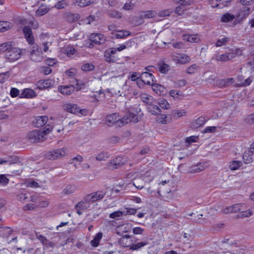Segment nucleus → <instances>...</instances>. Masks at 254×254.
Returning a JSON list of instances; mask_svg holds the SVG:
<instances>
[{
  "instance_id": "obj_1",
  "label": "nucleus",
  "mask_w": 254,
  "mask_h": 254,
  "mask_svg": "<svg viewBox=\"0 0 254 254\" xmlns=\"http://www.w3.org/2000/svg\"><path fill=\"white\" fill-rule=\"evenodd\" d=\"M137 109L135 111H132V109H129L127 113L121 119L118 120V126L120 127L130 122L137 123L138 122L137 115Z\"/></svg>"
},
{
  "instance_id": "obj_2",
  "label": "nucleus",
  "mask_w": 254,
  "mask_h": 254,
  "mask_svg": "<svg viewBox=\"0 0 254 254\" xmlns=\"http://www.w3.org/2000/svg\"><path fill=\"white\" fill-rule=\"evenodd\" d=\"M192 2L193 0H176V15L185 17V11Z\"/></svg>"
},
{
  "instance_id": "obj_3",
  "label": "nucleus",
  "mask_w": 254,
  "mask_h": 254,
  "mask_svg": "<svg viewBox=\"0 0 254 254\" xmlns=\"http://www.w3.org/2000/svg\"><path fill=\"white\" fill-rule=\"evenodd\" d=\"M128 162V158L125 156H117L107 163V167L110 170L118 169Z\"/></svg>"
},
{
  "instance_id": "obj_4",
  "label": "nucleus",
  "mask_w": 254,
  "mask_h": 254,
  "mask_svg": "<svg viewBox=\"0 0 254 254\" xmlns=\"http://www.w3.org/2000/svg\"><path fill=\"white\" fill-rule=\"evenodd\" d=\"M84 84H77V86L69 84L68 85H61L58 87V90L62 94L70 95L73 93L74 90L79 91L84 88Z\"/></svg>"
},
{
  "instance_id": "obj_5",
  "label": "nucleus",
  "mask_w": 254,
  "mask_h": 254,
  "mask_svg": "<svg viewBox=\"0 0 254 254\" xmlns=\"http://www.w3.org/2000/svg\"><path fill=\"white\" fill-rule=\"evenodd\" d=\"M28 139L31 142L43 141L46 138L44 137V132L41 130H33L30 131L27 135Z\"/></svg>"
},
{
  "instance_id": "obj_6",
  "label": "nucleus",
  "mask_w": 254,
  "mask_h": 254,
  "mask_svg": "<svg viewBox=\"0 0 254 254\" xmlns=\"http://www.w3.org/2000/svg\"><path fill=\"white\" fill-rule=\"evenodd\" d=\"M21 50L12 46L11 48L4 54V56L9 62H14L19 59L21 56Z\"/></svg>"
},
{
  "instance_id": "obj_7",
  "label": "nucleus",
  "mask_w": 254,
  "mask_h": 254,
  "mask_svg": "<svg viewBox=\"0 0 254 254\" xmlns=\"http://www.w3.org/2000/svg\"><path fill=\"white\" fill-rule=\"evenodd\" d=\"M106 194V191L104 190L97 191L86 195V200L90 203H93L102 199Z\"/></svg>"
},
{
  "instance_id": "obj_8",
  "label": "nucleus",
  "mask_w": 254,
  "mask_h": 254,
  "mask_svg": "<svg viewBox=\"0 0 254 254\" xmlns=\"http://www.w3.org/2000/svg\"><path fill=\"white\" fill-rule=\"evenodd\" d=\"M66 152L64 148H60L47 152L45 156V157L50 160H55L62 156H65Z\"/></svg>"
},
{
  "instance_id": "obj_9",
  "label": "nucleus",
  "mask_w": 254,
  "mask_h": 254,
  "mask_svg": "<svg viewBox=\"0 0 254 254\" xmlns=\"http://www.w3.org/2000/svg\"><path fill=\"white\" fill-rule=\"evenodd\" d=\"M116 50L109 49L105 51L104 53L105 60L107 62L111 63L117 62L119 59L115 56Z\"/></svg>"
},
{
  "instance_id": "obj_10",
  "label": "nucleus",
  "mask_w": 254,
  "mask_h": 254,
  "mask_svg": "<svg viewBox=\"0 0 254 254\" xmlns=\"http://www.w3.org/2000/svg\"><path fill=\"white\" fill-rule=\"evenodd\" d=\"M209 118L204 116H201L191 122L190 127L193 129L197 128L204 125Z\"/></svg>"
},
{
  "instance_id": "obj_11",
  "label": "nucleus",
  "mask_w": 254,
  "mask_h": 254,
  "mask_svg": "<svg viewBox=\"0 0 254 254\" xmlns=\"http://www.w3.org/2000/svg\"><path fill=\"white\" fill-rule=\"evenodd\" d=\"M90 42L94 43L96 44L101 45L104 43L105 41V37L101 34H91L89 38Z\"/></svg>"
},
{
  "instance_id": "obj_12",
  "label": "nucleus",
  "mask_w": 254,
  "mask_h": 254,
  "mask_svg": "<svg viewBox=\"0 0 254 254\" xmlns=\"http://www.w3.org/2000/svg\"><path fill=\"white\" fill-rule=\"evenodd\" d=\"M190 61V58L185 54L176 55V64H184Z\"/></svg>"
},
{
  "instance_id": "obj_13",
  "label": "nucleus",
  "mask_w": 254,
  "mask_h": 254,
  "mask_svg": "<svg viewBox=\"0 0 254 254\" xmlns=\"http://www.w3.org/2000/svg\"><path fill=\"white\" fill-rule=\"evenodd\" d=\"M23 32L29 44H33L34 43V38L31 29L29 26H25L23 28Z\"/></svg>"
},
{
  "instance_id": "obj_14",
  "label": "nucleus",
  "mask_w": 254,
  "mask_h": 254,
  "mask_svg": "<svg viewBox=\"0 0 254 254\" xmlns=\"http://www.w3.org/2000/svg\"><path fill=\"white\" fill-rule=\"evenodd\" d=\"M140 78L142 79V81H144L145 83L150 85L153 84L155 77L152 74L147 71H144L141 73Z\"/></svg>"
},
{
  "instance_id": "obj_15",
  "label": "nucleus",
  "mask_w": 254,
  "mask_h": 254,
  "mask_svg": "<svg viewBox=\"0 0 254 254\" xmlns=\"http://www.w3.org/2000/svg\"><path fill=\"white\" fill-rule=\"evenodd\" d=\"M119 117L118 114L113 113L106 116L105 124L109 126L116 124L118 126V119Z\"/></svg>"
},
{
  "instance_id": "obj_16",
  "label": "nucleus",
  "mask_w": 254,
  "mask_h": 254,
  "mask_svg": "<svg viewBox=\"0 0 254 254\" xmlns=\"http://www.w3.org/2000/svg\"><path fill=\"white\" fill-rule=\"evenodd\" d=\"M48 118L46 116H38L33 121L34 126L36 127H40L45 125Z\"/></svg>"
},
{
  "instance_id": "obj_17",
  "label": "nucleus",
  "mask_w": 254,
  "mask_h": 254,
  "mask_svg": "<svg viewBox=\"0 0 254 254\" xmlns=\"http://www.w3.org/2000/svg\"><path fill=\"white\" fill-rule=\"evenodd\" d=\"M244 204H235L231 206L227 207L223 209V212L225 213H236L242 209V207Z\"/></svg>"
},
{
  "instance_id": "obj_18",
  "label": "nucleus",
  "mask_w": 254,
  "mask_h": 254,
  "mask_svg": "<svg viewBox=\"0 0 254 254\" xmlns=\"http://www.w3.org/2000/svg\"><path fill=\"white\" fill-rule=\"evenodd\" d=\"M63 107L64 110L69 113L78 115V106L76 104L66 103L63 105Z\"/></svg>"
},
{
  "instance_id": "obj_19",
  "label": "nucleus",
  "mask_w": 254,
  "mask_h": 254,
  "mask_svg": "<svg viewBox=\"0 0 254 254\" xmlns=\"http://www.w3.org/2000/svg\"><path fill=\"white\" fill-rule=\"evenodd\" d=\"M230 1L231 0H210V3L213 7L222 8Z\"/></svg>"
},
{
  "instance_id": "obj_20",
  "label": "nucleus",
  "mask_w": 254,
  "mask_h": 254,
  "mask_svg": "<svg viewBox=\"0 0 254 254\" xmlns=\"http://www.w3.org/2000/svg\"><path fill=\"white\" fill-rule=\"evenodd\" d=\"M242 51L241 49L239 48L230 50L229 52L227 53L229 61L241 56L242 55Z\"/></svg>"
},
{
  "instance_id": "obj_21",
  "label": "nucleus",
  "mask_w": 254,
  "mask_h": 254,
  "mask_svg": "<svg viewBox=\"0 0 254 254\" xmlns=\"http://www.w3.org/2000/svg\"><path fill=\"white\" fill-rule=\"evenodd\" d=\"M206 167V165L204 163H199L197 164L196 165H194L190 168L189 172L190 173H199L202 171H203L205 168Z\"/></svg>"
},
{
  "instance_id": "obj_22",
  "label": "nucleus",
  "mask_w": 254,
  "mask_h": 254,
  "mask_svg": "<svg viewBox=\"0 0 254 254\" xmlns=\"http://www.w3.org/2000/svg\"><path fill=\"white\" fill-rule=\"evenodd\" d=\"M182 37L184 40L190 43H197L200 40L197 35L183 34Z\"/></svg>"
},
{
  "instance_id": "obj_23",
  "label": "nucleus",
  "mask_w": 254,
  "mask_h": 254,
  "mask_svg": "<svg viewBox=\"0 0 254 254\" xmlns=\"http://www.w3.org/2000/svg\"><path fill=\"white\" fill-rule=\"evenodd\" d=\"M254 153L251 149L246 151L243 156V159L246 164L250 163L253 161V154Z\"/></svg>"
},
{
  "instance_id": "obj_24",
  "label": "nucleus",
  "mask_w": 254,
  "mask_h": 254,
  "mask_svg": "<svg viewBox=\"0 0 254 254\" xmlns=\"http://www.w3.org/2000/svg\"><path fill=\"white\" fill-rule=\"evenodd\" d=\"M159 71L163 74L166 73L170 70V66L163 62H159L157 64Z\"/></svg>"
},
{
  "instance_id": "obj_25",
  "label": "nucleus",
  "mask_w": 254,
  "mask_h": 254,
  "mask_svg": "<svg viewBox=\"0 0 254 254\" xmlns=\"http://www.w3.org/2000/svg\"><path fill=\"white\" fill-rule=\"evenodd\" d=\"M90 203L89 201H86L85 196L83 200L79 201L76 204L75 208H79L82 210H85L90 207Z\"/></svg>"
},
{
  "instance_id": "obj_26",
  "label": "nucleus",
  "mask_w": 254,
  "mask_h": 254,
  "mask_svg": "<svg viewBox=\"0 0 254 254\" xmlns=\"http://www.w3.org/2000/svg\"><path fill=\"white\" fill-rule=\"evenodd\" d=\"M147 109L150 113L154 115H159L161 113V110L156 104L148 106Z\"/></svg>"
},
{
  "instance_id": "obj_27",
  "label": "nucleus",
  "mask_w": 254,
  "mask_h": 254,
  "mask_svg": "<svg viewBox=\"0 0 254 254\" xmlns=\"http://www.w3.org/2000/svg\"><path fill=\"white\" fill-rule=\"evenodd\" d=\"M152 90L157 94H159L161 93L164 92L166 90L165 88L162 85L158 84H156L153 82V84H151Z\"/></svg>"
},
{
  "instance_id": "obj_28",
  "label": "nucleus",
  "mask_w": 254,
  "mask_h": 254,
  "mask_svg": "<svg viewBox=\"0 0 254 254\" xmlns=\"http://www.w3.org/2000/svg\"><path fill=\"white\" fill-rule=\"evenodd\" d=\"M250 13V9L248 7H244L241 8L238 15V17L241 19L246 18Z\"/></svg>"
},
{
  "instance_id": "obj_29",
  "label": "nucleus",
  "mask_w": 254,
  "mask_h": 254,
  "mask_svg": "<svg viewBox=\"0 0 254 254\" xmlns=\"http://www.w3.org/2000/svg\"><path fill=\"white\" fill-rule=\"evenodd\" d=\"M11 23L9 22L2 21H0V32H4L10 29Z\"/></svg>"
},
{
  "instance_id": "obj_30",
  "label": "nucleus",
  "mask_w": 254,
  "mask_h": 254,
  "mask_svg": "<svg viewBox=\"0 0 254 254\" xmlns=\"http://www.w3.org/2000/svg\"><path fill=\"white\" fill-rule=\"evenodd\" d=\"M243 165V163L240 161L234 160L230 162L229 168L231 170H237L239 169Z\"/></svg>"
},
{
  "instance_id": "obj_31",
  "label": "nucleus",
  "mask_w": 254,
  "mask_h": 254,
  "mask_svg": "<svg viewBox=\"0 0 254 254\" xmlns=\"http://www.w3.org/2000/svg\"><path fill=\"white\" fill-rule=\"evenodd\" d=\"M117 33L115 34V37L117 39H123L130 35V32L127 30L117 31Z\"/></svg>"
},
{
  "instance_id": "obj_32",
  "label": "nucleus",
  "mask_w": 254,
  "mask_h": 254,
  "mask_svg": "<svg viewBox=\"0 0 254 254\" xmlns=\"http://www.w3.org/2000/svg\"><path fill=\"white\" fill-rule=\"evenodd\" d=\"M157 15V12L154 10H148L144 11L141 14V17L143 18H151L155 17Z\"/></svg>"
},
{
  "instance_id": "obj_33",
  "label": "nucleus",
  "mask_w": 254,
  "mask_h": 254,
  "mask_svg": "<svg viewBox=\"0 0 254 254\" xmlns=\"http://www.w3.org/2000/svg\"><path fill=\"white\" fill-rule=\"evenodd\" d=\"M76 50L71 46H66L64 50V53L68 57L71 58L75 53Z\"/></svg>"
},
{
  "instance_id": "obj_34",
  "label": "nucleus",
  "mask_w": 254,
  "mask_h": 254,
  "mask_svg": "<svg viewBox=\"0 0 254 254\" xmlns=\"http://www.w3.org/2000/svg\"><path fill=\"white\" fill-rule=\"evenodd\" d=\"M142 100L148 106L158 103L154 99L153 96H143Z\"/></svg>"
},
{
  "instance_id": "obj_35",
  "label": "nucleus",
  "mask_w": 254,
  "mask_h": 254,
  "mask_svg": "<svg viewBox=\"0 0 254 254\" xmlns=\"http://www.w3.org/2000/svg\"><path fill=\"white\" fill-rule=\"evenodd\" d=\"M12 42H7L2 44L0 45V52L6 54V52L9 50L13 46Z\"/></svg>"
},
{
  "instance_id": "obj_36",
  "label": "nucleus",
  "mask_w": 254,
  "mask_h": 254,
  "mask_svg": "<svg viewBox=\"0 0 254 254\" xmlns=\"http://www.w3.org/2000/svg\"><path fill=\"white\" fill-rule=\"evenodd\" d=\"M95 0H75L77 4L80 7H85L93 3Z\"/></svg>"
},
{
  "instance_id": "obj_37",
  "label": "nucleus",
  "mask_w": 254,
  "mask_h": 254,
  "mask_svg": "<svg viewBox=\"0 0 254 254\" xmlns=\"http://www.w3.org/2000/svg\"><path fill=\"white\" fill-rule=\"evenodd\" d=\"M75 190L74 186L68 185L66 186L62 191V193L64 195H68L73 193Z\"/></svg>"
},
{
  "instance_id": "obj_38",
  "label": "nucleus",
  "mask_w": 254,
  "mask_h": 254,
  "mask_svg": "<svg viewBox=\"0 0 254 254\" xmlns=\"http://www.w3.org/2000/svg\"><path fill=\"white\" fill-rule=\"evenodd\" d=\"M217 61L226 62L229 61L227 53L222 55H216L213 58Z\"/></svg>"
},
{
  "instance_id": "obj_39",
  "label": "nucleus",
  "mask_w": 254,
  "mask_h": 254,
  "mask_svg": "<svg viewBox=\"0 0 254 254\" xmlns=\"http://www.w3.org/2000/svg\"><path fill=\"white\" fill-rule=\"evenodd\" d=\"M48 9L43 5L40 6L36 11V15L41 16L47 13Z\"/></svg>"
},
{
  "instance_id": "obj_40",
  "label": "nucleus",
  "mask_w": 254,
  "mask_h": 254,
  "mask_svg": "<svg viewBox=\"0 0 254 254\" xmlns=\"http://www.w3.org/2000/svg\"><path fill=\"white\" fill-rule=\"evenodd\" d=\"M235 18V16L230 13H226L221 17V21L224 22H228L233 20Z\"/></svg>"
},
{
  "instance_id": "obj_41",
  "label": "nucleus",
  "mask_w": 254,
  "mask_h": 254,
  "mask_svg": "<svg viewBox=\"0 0 254 254\" xmlns=\"http://www.w3.org/2000/svg\"><path fill=\"white\" fill-rule=\"evenodd\" d=\"M6 161V163L9 165L17 163L19 161V158L16 156H8L5 157Z\"/></svg>"
},
{
  "instance_id": "obj_42",
  "label": "nucleus",
  "mask_w": 254,
  "mask_h": 254,
  "mask_svg": "<svg viewBox=\"0 0 254 254\" xmlns=\"http://www.w3.org/2000/svg\"><path fill=\"white\" fill-rule=\"evenodd\" d=\"M147 244V242H142L138 243L136 244H132L129 248L130 250L134 251V250H137L145 246Z\"/></svg>"
},
{
  "instance_id": "obj_43",
  "label": "nucleus",
  "mask_w": 254,
  "mask_h": 254,
  "mask_svg": "<svg viewBox=\"0 0 254 254\" xmlns=\"http://www.w3.org/2000/svg\"><path fill=\"white\" fill-rule=\"evenodd\" d=\"M109 157V155L107 152H101L96 156V159L98 161H104Z\"/></svg>"
},
{
  "instance_id": "obj_44",
  "label": "nucleus",
  "mask_w": 254,
  "mask_h": 254,
  "mask_svg": "<svg viewBox=\"0 0 254 254\" xmlns=\"http://www.w3.org/2000/svg\"><path fill=\"white\" fill-rule=\"evenodd\" d=\"M230 39L228 37H223L218 39L216 42V46L220 47L225 45L229 41Z\"/></svg>"
},
{
  "instance_id": "obj_45",
  "label": "nucleus",
  "mask_w": 254,
  "mask_h": 254,
  "mask_svg": "<svg viewBox=\"0 0 254 254\" xmlns=\"http://www.w3.org/2000/svg\"><path fill=\"white\" fill-rule=\"evenodd\" d=\"M199 140L198 136L192 135L186 138L185 141L186 143L190 144L192 143L198 142Z\"/></svg>"
},
{
  "instance_id": "obj_46",
  "label": "nucleus",
  "mask_w": 254,
  "mask_h": 254,
  "mask_svg": "<svg viewBox=\"0 0 254 254\" xmlns=\"http://www.w3.org/2000/svg\"><path fill=\"white\" fill-rule=\"evenodd\" d=\"M199 68V67L198 65L196 64H193L187 69L186 72L189 74H193L198 70Z\"/></svg>"
},
{
  "instance_id": "obj_47",
  "label": "nucleus",
  "mask_w": 254,
  "mask_h": 254,
  "mask_svg": "<svg viewBox=\"0 0 254 254\" xmlns=\"http://www.w3.org/2000/svg\"><path fill=\"white\" fill-rule=\"evenodd\" d=\"M94 68V66L91 63L85 64L81 67L82 70L84 71H91L93 70Z\"/></svg>"
},
{
  "instance_id": "obj_48",
  "label": "nucleus",
  "mask_w": 254,
  "mask_h": 254,
  "mask_svg": "<svg viewBox=\"0 0 254 254\" xmlns=\"http://www.w3.org/2000/svg\"><path fill=\"white\" fill-rule=\"evenodd\" d=\"M109 15L111 17L115 18H120L122 17V13L115 10L109 11Z\"/></svg>"
},
{
  "instance_id": "obj_49",
  "label": "nucleus",
  "mask_w": 254,
  "mask_h": 254,
  "mask_svg": "<svg viewBox=\"0 0 254 254\" xmlns=\"http://www.w3.org/2000/svg\"><path fill=\"white\" fill-rule=\"evenodd\" d=\"M30 54L31 56L34 55L41 56L42 54V51L41 49L39 48L37 45H35L33 47L32 50L30 52Z\"/></svg>"
},
{
  "instance_id": "obj_50",
  "label": "nucleus",
  "mask_w": 254,
  "mask_h": 254,
  "mask_svg": "<svg viewBox=\"0 0 254 254\" xmlns=\"http://www.w3.org/2000/svg\"><path fill=\"white\" fill-rule=\"evenodd\" d=\"M20 95H36V93L31 88H25L23 90Z\"/></svg>"
},
{
  "instance_id": "obj_51",
  "label": "nucleus",
  "mask_w": 254,
  "mask_h": 254,
  "mask_svg": "<svg viewBox=\"0 0 254 254\" xmlns=\"http://www.w3.org/2000/svg\"><path fill=\"white\" fill-rule=\"evenodd\" d=\"M9 72L6 71L0 73V82L3 83L9 76Z\"/></svg>"
},
{
  "instance_id": "obj_52",
  "label": "nucleus",
  "mask_w": 254,
  "mask_h": 254,
  "mask_svg": "<svg viewBox=\"0 0 254 254\" xmlns=\"http://www.w3.org/2000/svg\"><path fill=\"white\" fill-rule=\"evenodd\" d=\"M36 238L38 240H39L42 243V244L43 245H47L48 240L45 236L39 234V233H36Z\"/></svg>"
},
{
  "instance_id": "obj_53",
  "label": "nucleus",
  "mask_w": 254,
  "mask_h": 254,
  "mask_svg": "<svg viewBox=\"0 0 254 254\" xmlns=\"http://www.w3.org/2000/svg\"><path fill=\"white\" fill-rule=\"evenodd\" d=\"M9 182V179L5 175H0V185L6 186Z\"/></svg>"
},
{
  "instance_id": "obj_54",
  "label": "nucleus",
  "mask_w": 254,
  "mask_h": 254,
  "mask_svg": "<svg viewBox=\"0 0 254 254\" xmlns=\"http://www.w3.org/2000/svg\"><path fill=\"white\" fill-rule=\"evenodd\" d=\"M130 236L127 235L123 236L119 241L120 245L124 247H128L129 246L127 244H125V241H127V240L130 238Z\"/></svg>"
},
{
  "instance_id": "obj_55",
  "label": "nucleus",
  "mask_w": 254,
  "mask_h": 254,
  "mask_svg": "<svg viewBox=\"0 0 254 254\" xmlns=\"http://www.w3.org/2000/svg\"><path fill=\"white\" fill-rule=\"evenodd\" d=\"M141 74L139 72H134L130 75L129 78L132 81H137L140 78Z\"/></svg>"
},
{
  "instance_id": "obj_56",
  "label": "nucleus",
  "mask_w": 254,
  "mask_h": 254,
  "mask_svg": "<svg viewBox=\"0 0 254 254\" xmlns=\"http://www.w3.org/2000/svg\"><path fill=\"white\" fill-rule=\"evenodd\" d=\"M123 212L121 211H115L110 214V217L112 219L121 217L123 216Z\"/></svg>"
},
{
  "instance_id": "obj_57",
  "label": "nucleus",
  "mask_w": 254,
  "mask_h": 254,
  "mask_svg": "<svg viewBox=\"0 0 254 254\" xmlns=\"http://www.w3.org/2000/svg\"><path fill=\"white\" fill-rule=\"evenodd\" d=\"M253 213L252 212V210L250 209H248L247 211H242L240 214L241 217H248L252 216L253 215Z\"/></svg>"
},
{
  "instance_id": "obj_58",
  "label": "nucleus",
  "mask_w": 254,
  "mask_h": 254,
  "mask_svg": "<svg viewBox=\"0 0 254 254\" xmlns=\"http://www.w3.org/2000/svg\"><path fill=\"white\" fill-rule=\"evenodd\" d=\"M216 127L214 126L206 127L203 130L202 132L204 133L214 132Z\"/></svg>"
},
{
  "instance_id": "obj_59",
  "label": "nucleus",
  "mask_w": 254,
  "mask_h": 254,
  "mask_svg": "<svg viewBox=\"0 0 254 254\" xmlns=\"http://www.w3.org/2000/svg\"><path fill=\"white\" fill-rule=\"evenodd\" d=\"M159 106L164 109H167L169 108V104L166 100H161L159 103Z\"/></svg>"
},
{
  "instance_id": "obj_60",
  "label": "nucleus",
  "mask_w": 254,
  "mask_h": 254,
  "mask_svg": "<svg viewBox=\"0 0 254 254\" xmlns=\"http://www.w3.org/2000/svg\"><path fill=\"white\" fill-rule=\"evenodd\" d=\"M67 4L65 0H63L57 3V4L55 5V7L58 9H63L64 8L65 6L67 5Z\"/></svg>"
},
{
  "instance_id": "obj_61",
  "label": "nucleus",
  "mask_w": 254,
  "mask_h": 254,
  "mask_svg": "<svg viewBox=\"0 0 254 254\" xmlns=\"http://www.w3.org/2000/svg\"><path fill=\"white\" fill-rule=\"evenodd\" d=\"M2 231L3 233V236L5 237H8L12 233V231L8 227H3L2 228Z\"/></svg>"
},
{
  "instance_id": "obj_62",
  "label": "nucleus",
  "mask_w": 254,
  "mask_h": 254,
  "mask_svg": "<svg viewBox=\"0 0 254 254\" xmlns=\"http://www.w3.org/2000/svg\"><path fill=\"white\" fill-rule=\"evenodd\" d=\"M90 112L86 109H80L79 107L78 109V115L80 114L81 116H86L89 114Z\"/></svg>"
},
{
  "instance_id": "obj_63",
  "label": "nucleus",
  "mask_w": 254,
  "mask_h": 254,
  "mask_svg": "<svg viewBox=\"0 0 254 254\" xmlns=\"http://www.w3.org/2000/svg\"><path fill=\"white\" fill-rule=\"evenodd\" d=\"M247 64L251 67V68L253 70L254 69V55H252L249 58V61Z\"/></svg>"
},
{
  "instance_id": "obj_64",
  "label": "nucleus",
  "mask_w": 254,
  "mask_h": 254,
  "mask_svg": "<svg viewBox=\"0 0 254 254\" xmlns=\"http://www.w3.org/2000/svg\"><path fill=\"white\" fill-rule=\"evenodd\" d=\"M246 122L249 124H252L254 123V113L249 115L246 119Z\"/></svg>"
}]
</instances>
